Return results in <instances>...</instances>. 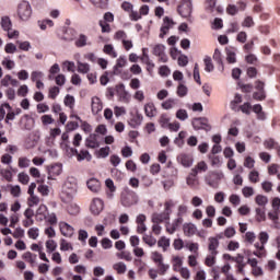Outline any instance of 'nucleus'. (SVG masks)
<instances>
[{
    "label": "nucleus",
    "instance_id": "nucleus-1",
    "mask_svg": "<svg viewBox=\"0 0 280 280\" xmlns=\"http://www.w3.org/2000/svg\"><path fill=\"white\" fill-rule=\"evenodd\" d=\"M78 194V179L75 177H68L60 189L59 198L66 205H69Z\"/></svg>",
    "mask_w": 280,
    "mask_h": 280
},
{
    "label": "nucleus",
    "instance_id": "nucleus-2",
    "mask_svg": "<svg viewBox=\"0 0 280 280\" xmlns=\"http://www.w3.org/2000/svg\"><path fill=\"white\" fill-rule=\"evenodd\" d=\"M221 234L217 233V236H209L208 249L209 254H207V258L205 264H207L208 268H212L214 264H217V257L219 254Z\"/></svg>",
    "mask_w": 280,
    "mask_h": 280
},
{
    "label": "nucleus",
    "instance_id": "nucleus-3",
    "mask_svg": "<svg viewBox=\"0 0 280 280\" xmlns=\"http://www.w3.org/2000/svg\"><path fill=\"white\" fill-rule=\"evenodd\" d=\"M268 218L273 222L275 229H280V197H273L272 211H268Z\"/></svg>",
    "mask_w": 280,
    "mask_h": 280
},
{
    "label": "nucleus",
    "instance_id": "nucleus-4",
    "mask_svg": "<svg viewBox=\"0 0 280 280\" xmlns=\"http://www.w3.org/2000/svg\"><path fill=\"white\" fill-rule=\"evenodd\" d=\"M16 14L20 21L27 22L32 19V5L27 1L18 4Z\"/></svg>",
    "mask_w": 280,
    "mask_h": 280
},
{
    "label": "nucleus",
    "instance_id": "nucleus-5",
    "mask_svg": "<svg viewBox=\"0 0 280 280\" xmlns=\"http://www.w3.org/2000/svg\"><path fill=\"white\" fill-rule=\"evenodd\" d=\"M120 202L122 207H132V205H137V202H139L137 192L130 189H125L121 192Z\"/></svg>",
    "mask_w": 280,
    "mask_h": 280
},
{
    "label": "nucleus",
    "instance_id": "nucleus-6",
    "mask_svg": "<svg viewBox=\"0 0 280 280\" xmlns=\"http://www.w3.org/2000/svg\"><path fill=\"white\" fill-rule=\"evenodd\" d=\"M258 240L260 243H255L256 250H254V254H257L258 257H266V243H268L269 233H265V231H262V233H259Z\"/></svg>",
    "mask_w": 280,
    "mask_h": 280
},
{
    "label": "nucleus",
    "instance_id": "nucleus-7",
    "mask_svg": "<svg viewBox=\"0 0 280 280\" xmlns=\"http://www.w3.org/2000/svg\"><path fill=\"white\" fill-rule=\"evenodd\" d=\"M222 178H224L223 172H208L205 175V182H207V185H211L212 189H219Z\"/></svg>",
    "mask_w": 280,
    "mask_h": 280
},
{
    "label": "nucleus",
    "instance_id": "nucleus-8",
    "mask_svg": "<svg viewBox=\"0 0 280 280\" xmlns=\"http://www.w3.org/2000/svg\"><path fill=\"white\" fill-rule=\"evenodd\" d=\"M192 8L194 5L191 0H182V2L178 3L177 10L182 16H190L192 13Z\"/></svg>",
    "mask_w": 280,
    "mask_h": 280
},
{
    "label": "nucleus",
    "instance_id": "nucleus-9",
    "mask_svg": "<svg viewBox=\"0 0 280 280\" xmlns=\"http://www.w3.org/2000/svg\"><path fill=\"white\" fill-rule=\"evenodd\" d=\"M170 202L165 203L166 212L164 213H153L151 217V221L153 224H161V222H165V220H170Z\"/></svg>",
    "mask_w": 280,
    "mask_h": 280
},
{
    "label": "nucleus",
    "instance_id": "nucleus-10",
    "mask_svg": "<svg viewBox=\"0 0 280 280\" xmlns=\"http://www.w3.org/2000/svg\"><path fill=\"white\" fill-rule=\"evenodd\" d=\"M176 78H177V94L178 96H187V92H188V85H185V82H183V71H176Z\"/></svg>",
    "mask_w": 280,
    "mask_h": 280
},
{
    "label": "nucleus",
    "instance_id": "nucleus-11",
    "mask_svg": "<svg viewBox=\"0 0 280 280\" xmlns=\"http://www.w3.org/2000/svg\"><path fill=\"white\" fill-rule=\"evenodd\" d=\"M187 185H190L191 189H198L200 185V179L197 178V164H195V167L187 175Z\"/></svg>",
    "mask_w": 280,
    "mask_h": 280
},
{
    "label": "nucleus",
    "instance_id": "nucleus-12",
    "mask_svg": "<svg viewBox=\"0 0 280 280\" xmlns=\"http://www.w3.org/2000/svg\"><path fill=\"white\" fill-rule=\"evenodd\" d=\"M172 27H174V20L170 19L168 16H165L163 19V24L162 27L160 30V38H165V36H167V34L170 33V30H172Z\"/></svg>",
    "mask_w": 280,
    "mask_h": 280
},
{
    "label": "nucleus",
    "instance_id": "nucleus-13",
    "mask_svg": "<svg viewBox=\"0 0 280 280\" xmlns=\"http://www.w3.org/2000/svg\"><path fill=\"white\" fill-rule=\"evenodd\" d=\"M103 109H104V103L102 102V98L97 96H93L91 98L92 115H100V112Z\"/></svg>",
    "mask_w": 280,
    "mask_h": 280
},
{
    "label": "nucleus",
    "instance_id": "nucleus-14",
    "mask_svg": "<svg viewBox=\"0 0 280 280\" xmlns=\"http://www.w3.org/2000/svg\"><path fill=\"white\" fill-rule=\"evenodd\" d=\"M62 174V164H54L48 168V180H56Z\"/></svg>",
    "mask_w": 280,
    "mask_h": 280
},
{
    "label": "nucleus",
    "instance_id": "nucleus-15",
    "mask_svg": "<svg viewBox=\"0 0 280 280\" xmlns=\"http://www.w3.org/2000/svg\"><path fill=\"white\" fill-rule=\"evenodd\" d=\"M254 100H266L265 82L260 79L256 82V93H253Z\"/></svg>",
    "mask_w": 280,
    "mask_h": 280
},
{
    "label": "nucleus",
    "instance_id": "nucleus-16",
    "mask_svg": "<svg viewBox=\"0 0 280 280\" xmlns=\"http://www.w3.org/2000/svg\"><path fill=\"white\" fill-rule=\"evenodd\" d=\"M90 211L94 215H100L101 211H104V201L100 198L93 199L90 206Z\"/></svg>",
    "mask_w": 280,
    "mask_h": 280
},
{
    "label": "nucleus",
    "instance_id": "nucleus-17",
    "mask_svg": "<svg viewBox=\"0 0 280 280\" xmlns=\"http://www.w3.org/2000/svg\"><path fill=\"white\" fill-rule=\"evenodd\" d=\"M59 230L63 237H73L74 230L69 223L65 221L59 222Z\"/></svg>",
    "mask_w": 280,
    "mask_h": 280
},
{
    "label": "nucleus",
    "instance_id": "nucleus-18",
    "mask_svg": "<svg viewBox=\"0 0 280 280\" xmlns=\"http://www.w3.org/2000/svg\"><path fill=\"white\" fill-rule=\"evenodd\" d=\"M71 152L74 156H77V161H91L92 156L88 150H81L80 152L78 149H71Z\"/></svg>",
    "mask_w": 280,
    "mask_h": 280
},
{
    "label": "nucleus",
    "instance_id": "nucleus-19",
    "mask_svg": "<svg viewBox=\"0 0 280 280\" xmlns=\"http://www.w3.org/2000/svg\"><path fill=\"white\" fill-rule=\"evenodd\" d=\"M185 235H195L197 232V225L194 222H185L183 225Z\"/></svg>",
    "mask_w": 280,
    "mask_h": 280
},
{
    "label": "nucleus",
    "instance_id": "nucleus-20",
    "mask_svg": "<svg viewBox=\"0 0 280 280\" xmlns=\"http://www.w3.org/2000/svg\"><path fill=\"white\" fill-rule=\"evenodd\" d=\"M152 259H153V261H155V264H159V266L161 267V270H163V272H165V270H167L168 266L163 264V255H161L159 252L152 253Z\"/></svg>",
    "mask_w": 280,
    "mask_h": 280
},
{
    "label": "nucleus",
    "instance_id": "nucleus-21",
    "mask_svg": "<svg viewBox=\"0 0 280 280\" xmlns=\"http://www.w3.org/2000/svg\"><path fill=\"white\" fill-rule=\"evenodd\" d=\"M178 161H180V164H183L184 167H190V165L194 164L191 154H179Z\"/></svg>",
    "mask_w": 280,
    "mask_h": 280
},
{
    "label": "nucleus",
    "instance_id": "nucleus-22",
    "mask_svg": "<svg viewBox=\"0 0 280 280\" xmlns=\"http://www.w3.org/2000/svg\"><path fill=\"white\" fill-rule=\"evenodd\" d=\"M88 188L90 191L97 194V191H100L101 189L100 180H97L96 178H91L90 180H88Z\"/></svg>",
    "mask_w": 280,
    "mask_h": 280
},
{
    "label": "nucleus",
    "instance_id": "nucleus-23",
    "mask_svg": "<svg viewBox=\"0 0 280 280\" xmlns=\"http://www.w3.org/2000/svg\"><path fill=\"white\" fill-rule=\"evenodd\" d=\"M144 113L147 117H156V106H154V103H147L144 105Z\"/></svg>",
    "mask_w": 280,
    "mask_h": 280
},
{
    "label": "nucleus",
    "instance_id": "nucleus-24",
    "mask_svg": "<svg viewBox=\"0 0 280 280\" xmlns=\"http://www.w3.org/2000/svg\"><path fill=\"white\" fill-rule=\"evenodd\" d=\"M86 148H100V142L97 141V136L96 135H91L86 141H85Z\"/></svg>",
    "mask_w": 280,
    "mask_h": 280
},
{
    "label": "nucleus",
    "instance_id": "nucleus-25",
    "mask_svg": "<svg viewBox=\"0 0 280 280\" xmlns=\"http://www.w3.org/2000/svg\"><path fill=\"white\" fill-rule=\"evenodd\" d=\"M253 110H255V114H257V117H258V119H260V121H265L267 115H266L265 110L262 109L261 104H254Z\"/></svg>",
    "mask_w": 280,
    "mask_h": 280
},
{
    "label": "nucleus",
    "instance_id": "nucleus-26",
    "mask_svg": "<svg viewBox=\"0 0 280 280\" xmlns=\"http://www.w3.org/2000/svg\"><path fill=\"white\" fill-rule=\"evenodd\" d=\"M224 235H226L228 240H231L233 237V235H236V229L234 228V225H228L226 229H224V233H222V236H220V240H224Z\"/></svg>",
    "mask_w": 280,
    "mask_h": 280
},
{
    "label": "nucleus",
    "instance_id": "nucleus-27",
    "mask_svg": "<svg viewBox=\"0 0 280 280\" xmlns=\"http://www.w3.org/2000/svg\"><path fill=\"white\" fill-rule=\"evenodd\" d=\"M255 201H256V203H260V208L262 210H265V212H266L268 197H266V195H264V194H257V196L255 197Z\"/></svg>",
    "mask_w": 280,
    "mask_h": 280
},
{
    "label": "nucleus",
    "instance_id": "nucleus-28",
    "mask_svg": "<svg viewBox=\"0 0 280 280\" xmlns=\"http://www.w3.org/2000/svg\"><path fill=\"white\" fill-rule=\"evenodd\" d=\"M208 158L212 164V167H220V164H222L221 158H218L217 154H213V147L210 154H208Z\"/></svg>",
    "mask_w": 280,
    "mask_h": 280
},
{
    "label": "nucleus",
    "instance_id": "nucleus-29",
    "mask_svg": "<svg viewBox=\"0 0 280 280\" xmlns=\"http://www.w3.org/2000/svg\"><path fill=\"white\" fill-rule=\"evenodd\" d=\"M103 51L107 55L110 56V58H117V50H115V46L113 44H106L103 47Z\"/></svg>",
    "mask_w": 280,
    "mask_h": 280
},
{
    "label": "nucleus",
    "instance_id": "nucleus-30",
    "mask_svg": "<svg viewBox=\"0 0 280 280\" xmlns=\"http://www.w3.org/2000/svg\"><path fill=\"white\" fill-rule=\"evenodd\" d=\"M160 124L162 128H168V130H176V126L170 122V118L167 116H162L160 119Z\"/></svg>",
    "mask_w": 280,
    "mask_h": 280
},
{
    "label": "nucleus",
    "instance_id": "nucleus-31",
    "mask_svg": "<svg viewBox=\"0 0 280 280\" xmlns=\"http://www.w3.org/2000/svg\"><path fill=\"white\" fill-rule=\"evenodd\" d=\"M256 212V221H266L267 214L264 209H261V203H257Z\"/></svg>",
    "mask_w": 280,
    "mask_h": 280
},
{
    "label": "nucleus",
    "instance_id": "nucleus-32",
    "mask_svg": "<svg viewBox=\"0 0 280 280\" xmlns=\"http://www.w3.org/2000/svg\"><path fill=\"white\" fill-rule=\"evenodd\" d=\"M167 45L171 47V56L175 60L176 59V36H171L167 38Z\"/></svg>",
    "mask_w": 280,
    "mask_h": 280
},
{
    "label": "nucleus",
    "instance_id": "nucleus-33",
    "mask_svg": "<svg viewBox=\"0 0 280 280\" xmlns=\"http://www.w3.org/2000/svg\"><path fill=\"white\" fill-rule=\"evenodd\" d=\"M1 27L4 32H10L12 30V20L9 16H2Z\"/></svg>",
    "mask_w": 280,
    "mask_h": 280
},
{
    "label": "nucleus",
    "instance_id": "nucleus-34",
    "mask_svg": "<svg viewBox=\"0 0 280 280\" xmlns=\"http://www.w3.org/2000/svg\"><path fill=\"white\" fill-rule=\"evenodd\" d=\"M44 220H46V222L51 226L58 224V217L55 212H48L47 215L44 217Z\"/></svg>",
    "mask_w": 280,
    "mask_h": 280
},
{
    "label": "nucleus",
    "instance_id": "nucleus-35",
    "mask_svg": "<svg viewBox=\"0 0 280 280\" xmlns=\"http://www.w3.org/2000/svg\"><path fill=\"white\" fill-rule=\"evenodd\" d=\"M77 67L79 73H89L91 71V66L82 61H77Z\"/></svg>",
    "mask_w": 280,
    "mask_h": 280
},
{
    "label": "nucleus",
    "instance_id": "nucleus-36",
    "mask_svg": "<svg viewBox=\"0 0 280 280\" xmlns=\"http://www.w3.org/2000/svg\"><path fill=\"white\" fill-rule=\"evenodd\" d=\"M194 125L198 128H211V125H209L208 118H196L194 121Z\"/></svg>",
    "mask_w": 280,
    "mask_h": 280
},
{
    "label": "nucleus",
    "instance_id": "nucleus-37",
    "mask_svg": "<svg viewBox=\"0 0 280 280\" xmlns=\"http://www.w3.org/2000/svg\"><path fill=\"white\" fill-rule=\"evenodd\" d=\"M187 203H179L177 224H179L180 221H183L184 214H187Z\"/></svg>",
    "mask_w": 280,
    "mask_h": 280
},
{
    "label": "nucleus",
    "instance_id": "nucleus-38",
    "mask_svg": "<svg viewBox=\"0 0 280 280\" xmlns=\"http://www.w3.org/2000/svg\"><path fill=\"white\" fill-rule=\"evenodd\" d=\"M113 268L116 270L118 275H125L126 270H128L126 264H124L122 261L114 264Z\"/></svg>",
    "mask_w": 280,
    "mask_h": 280
},
{
    "label": "nucleus",
    "instance_id": "nucleus-39",
    "mask_svg": "<svg viewBox=\"0 0 280 280\" xmlns=\"http://www.w3.org/2000/svg\"><path fill=\"white\" fill-rule=\"evenodd\" d=\"M226 60L229 63H236V60H237L236 50H233V48H230V50H226Z\"/></svg>",
    "mask_w": 280,
    "mask_h": 280
},
{
    "label": "nucleus",
    "instance_id": "nucleus-40",
    "mask_svg": "<svg viewBox=\"0 0 280 280\" xmlns=\"http://www.w3.org/2000/svg\"><path fill=\"white\" fill-rule=\"evenodd\" d=\"M206 214H209L210 221H212L213 224V218H215L217 214V208H214L213 203H208V208H206Z\"/></svg>",
    "mask_w": 280,
    "mask_h": 280
},
{
    "label": "nucleus",
    "instance_id": "nucleus-41",
    "mask_svg": "<svg viewBox=\"0 0 280 280\" xmlns=\"http://www.w3.org/2000/svg\"><path fill=\"white\" fill-rule=\"evenodd\" d=\"M196 168H197V178H199V173H201V171H208L209 164H207V161H198V163L196 164Z\"/></svg>",
    "mask_w": 280,
    "mask_h": 280
},
{
    "label": "nucleus",
    "instance_id": "nucleus-42",
    "mask_svg": "<svg viewBox=\"0 0 280 280\" xmlns=\"http://www.w3.org/2000/svg\"><path fill=\"white\" fill-rule=\"evenodd\" d=\"M158 246L160 248H163V250H167V248H170V238L162 236L159 241H158Z\"/></svg>",
    "mask_w": 280,
    "mask_h": 280
},
{
    "label": "nucleus",
    "instance_id": "nucleus-43",
    "mask_svg": "<svg viewBox=\"0 0 280 280\" xmlns=\"http://www.w3.org/2000/svg\"><path fill=\"white\" fill-rule=\"evenodd\" d=\"M88 40H89V37H86V35L84 34H81L79 38L75 40V45L78 47H86V45H89Z\"/></svg>",
    "mask_w": 280,
    "mask_h": 280
},
{
    "label": "nucleus",
    "instance_id": "nucleus-44",
    "mask_svg": "<svg viewBox=\"0 0 280 280\" xmlns=\"http://www.w3.org/2000/svg\"><path fill=\"white\" fill-rule=\"evenodd\" d=\"M22 258L25 259V261L28 264H36V255L32 254V252L24 253Z\"/></svg>",
    "mask_w": 280,
    "mask_h": 280
},
{
    "label": "nucleus",
    "instance_id": "nucleus-45",
    "mask_svg": "<svg viewBox=\"0 0 280 280\" xmlns=\"http://www.w3.org/2000/svg\"><path fill=\"white\" fill-rule=\"evenodd\" d=\"M106 187L109 189V192H107L108 198H113V194H115V183H113V179H106L105 180Z\"/></svg>",
    "mask_w": 280,
    "mask_h": 280
},
{
    "label": "nucleus",
    "instance_id": "nucleus-46",
    "mask_svg": "<svg viewBox=\"0 0 280 280\" xmlns=\"http://www.w3.org/2000/svg\"><path fill=\"white\" fill-rule=\"evenodd\" d=\"M264 145L267 147V150H278L277 140H272V138H269V140H265Z\"/></svg>",
    "mask_w": 280,
    "mask_h": 280
},
{
    "label": "nucleus",
    "instance_id": "nucleus-47",
    "mask_svg": "<svg viewBox=\"0 0 280 280\" xmlns=\"http://www.w3.org/2000/svg\"><path fill=\"white\" fill-rule=\"evenodd\" d=\"M0 176H2V178L7 179L8 183H12V171H10L8 168H2V170H0Z\"/></svg>",
    "mask_w": 280,
    "mask_h": 280
},
{
    "label": "nucleus",
    "instance_id": "nucleus-48",
    "mask_svg": "<svg viewBox=\"0 0 280 280\" xmlns=\"http://www.w3.org/2000/svg\"><path fill=\"white\" fill-rule=\"evenodd\" d=\"M56 248H58V244L56 243V241H54V240L46 241L47 253H54V250H56Z\"/></svg>",
    "mask_w": 280,
    "mask_h": 280
},
{
    "label": "nucleus",
    "instance_id": "nucleus-49",
    "mask_svg": "<svg viewBox=\"0 0 280 280\" xmlns=\"http://www.w3.org/2000/svg\"><path fill=\"white\" fill-rule=\"evenodd\" d=\"M60 250H63V252L73 250V245H71V243L67 242V240L61 238L60 240Z\"/></svg>",
    "mask_w": 280,
    "mask_h": 280
},
{
    "label": "nucleus",
    "instance_id": "nucleus-50",
    "mask_svg": "<svg viewBox=\"0 0 280 280\" xmlns=\"http://www.w3.org/2000/svg\"><path fill=\"white\" fill-rule=\"evenodd\" d=\"M127 60L126 57L120 56L117 60H116V66H115V70L119 71V69H124V67L127 65Z\"/></svg>",
    "mask_w": 280,
    "mask_h": 280
},
{
    "label": "nucleus",
    "instance_id": "nucleus-51",
    "mask_svg": "<svg viewBox=\"0 0 280 280\" xmlns=\"http://www.w3.org/2000/svg\"><path fill=\"white\" fill-rule=\"evenodd\" d=\"M153 54L155 56H163L165 54V46L163 44H158L153 47Z\"/></svg>",
    "mask_w": 280,
    "mask_h": 280
},
{
    "label": "nucleus",
    "instance_id": "nucleus-52",
    "mask_svg": "<svg viewBox=\"0 0 280 280\" xmlns=\"http://www.w3.org/2000/svg\"><path fill=\"white\" fill-rule=\"evenodd\" d=\"M2 67H5V69H8L9 71H12V69H14V67H15V63L12 59L4 58L2 60Z\"/></svg>",
    "mask_w": 280,
    "mask_h": 280
},
{
    "label": "nucleus",
    "instance_id": "nucleus-53",
    "mask_svg": "<svg viewBox=\"0 0 280 280\" xmlns=\"http://www.w3.org/2000/svg\"><path fill=\"white\" fill-rule=\"evenodd\" d=\"M44 73L42 71H33L31 73L32 82H39L44 78Z\"/></svg>",
    "mask_w": 280,
    "mask_h": 280
},
{
    "label": "nucleus",
    "instance_id": "nucleus-54",
    "mask_svg": "<svg viewBox=\"0 0 280 280\" xmlns=\"http://www.w3.org/2000/svg\"><path fill=\"white\" fill-rule=\"evenodd\" d=\"M255 24L254 18L252 15H247V18H244V21H242L243 27H253Z\"/></svg>",
    "mask_w": 280,
    "mask_h": 280
},
{
    "label": "nucleus",
    "instance_id": "nucleus-55",
    "mask_svg": "<svg viewBox=\"0 0 280 280\" xmlns=\"http://www.w3.org/2000/svg\"><path fill=\"white\" fill-rule=\"evenodd\" d=\"M68 211L70 215H78V213H80V206H78L77 203H70L68 207Z\"/></svg>",
    "mask_w": 280,
    "mask_h": 280
},
{
    "label": "nucleus",
    "instance_id": "nucleus-56",
    "mask_svg": "<svg viewBox=\"0 0 280 280\" xmlns=\"http://www.w3.org/2000/svg\"><path fill=\"white\" fill-rule=\"evenodd\" d=\"M249 182H259V172L255 168V164L252 172H249Z\"/></svg>",
    "mask_w": 280,
    "mask_h": 280
},
{
    "label": "nucleus",
    "instance_id": "nucleus-57",
    "mask_svg": "<svg viewBox=\"0 0 280 280\" xmlns=\"http://www.w3.org/2000/svg\"><path fill=\"white\" fill-rule=\"evenodd\" d=\"M27 93H30V88H27V85H21L19 89H18V95L20 97H26L27 96Z\"/></svg>",
    "mask_w": 280,
    "mask_h": 280
},
{
    "label": "nucleus",
    "instance_id": "nucleus-58",
    "mask_svg": "<svg viewBox=\"0 0 280 280\" xmlns=\"http://www.w3.org/2000/svg\"><path fill=\"white\" fill-rule=\"evenodd\" d=\"M30 163L31 161L27 158H19L18 160V165L21 168L30 167Z\"/></svg>",
    "mask_w": 280,
    "mask_h": 280
},
{
    "label": "nucleus",
    "instance_id": "nucleus-59",
    "mask_svg": "<svg viewBox=\"0 0 280 280\" xmlns=\"http://www.w3.org/2000/svg\"><path fill=\"white\" fill-rule=\"evenodd\" d=\"M144 244H148V246H155L156 245V238H154L152 235H145L143 236Z\"/></svg>",
    "mask_w": 280,
    "mask_h": 280
},
{
    "label": "nucleus",
    "instance_id": "nucleus-60",
    "mask_svg": "<svg viewBox=\"0 0 280 280\" xmlns=\"http://www.w3.org/2000/svg\"><path fill=\"white\" fill-rule=\"evenodd\" d=\"M230 203H233V207H238L241 203V197L238 194H231Z\"/></svg>",
    "mask_w": 280,
    "mask_h": 280
},
{
    "label": "nucleus",
    "instance_id": "nucleus-61",
    "mask_svg": "<svg viewBox=\"0 0 280 280\" xmlns=\"http://www.w3.org/2000/svg\"><path fill=\"white\" fill-rule=\"evenodd\" d=\"M37 191H39L42 196H49V186L42 184L37 187Z\"/></svg>",
    "mask_w": 280,
    "mask_h": 280
},
{
    "label": "nucleus",
    "instance_id": "nucleus-62",
    "mask_svg": "<svg viewBox=\"0 0 280 280\" xmlns=\"http://www.w3.org/2000/svg\"><path fill=\"white\" fill-rule=\"evenodd\" d=\"M27 235L31 240H38V228H31L27 231Z\"/></svg>",
    "mask_w": 280,
    "mask_h": 280
},
{
    "label": "nucleus",
    "instance_id": "nucleus-63",
    "mask_svg": "<svg viewBox=\"0 0 280 280\" xmlns=\"http://www.w3.org/2000/svg\"><path fill=\"white\" fill-rule=\"evenodd\" d=\"M19 182L22 183V185H27L30 183V175L26 173H20L18 175Z\"/></svg>",
    "mask_w": 280,
    "mask_h": 280
},
{
    "label": "nucleus",
    "instance_id": "nucleus-64",
    "mask_svg": "<svg viewBox=\"0 0 280 280\" xmlns=\"http://www.w3.org/2000/svg\"><path fill=\"white\" fill-rule=\"evenodd\" d=\"M5 54H15L16 51V45L9 43L4 46Z\"/></svg>",
    "mask_w": 280,
    "mask_h": 280
}]
</instances>
